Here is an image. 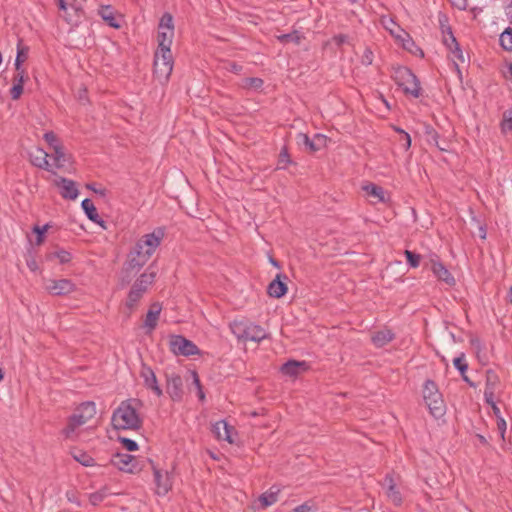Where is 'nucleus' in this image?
Segmentation results:
<instances>
[{
    "mask_svg": "<svg viewBox=\"0 0 512 512\" xmlns=\"http://www.w3.org/2000/svg\"><path fill=\"white\" fill-rule=\"evenodd\" d=\"M164 235L165 233L162 228H156L151 233L141 236L128 253L123 272L127 274L138 272L160 246Z\"/></svg>",
    "mask_w": 512,
    "mask_h": 512,
    "instance_id": "1",
    "label": "nucleus"
},
{
    "mask_svg": "<svg viewBox=\"0 0 512 512\" xmlns=\"http://www.w3.org/2000/svg\"><path fill=\"white\" fill-rule=\"evenodd\" d=\"M140 403L135 399L122 401L112 414V425L116 430H137L142 419L139 414Z\"/></svg>",
    "mask_w": 512,
    "mask_h": 512,
    "instance_id": "2",
    "label": "nucleus"
},
{
    "mask_svg": "<svg viewBox=\"0 0 512 512\" xmlns=\"http://www.w3.org/2000/svg\"><path fill=\"white\" fill-rule=\"evenodd\" d=\"M96 405L94 402L88 401L82 403L73 415L69 418L66 427L62 433L66 439L78 440L85 431L83 428L96 415Z\"/></svg>",
    "mask_w": 512,
    "mask_h": 512,
    "instance_id": "3",
    "label": "nucleus"
},
{
    "mask_svg": "<svg viewBox=\"0 0 512 512\" xmlns=\"http://www.w3.org/2000/svg\"><path fill=\"white\" fill-rule=\"evenodd\" d=\"M230 329L238 340L260 342L268 337L263 327L252 322L234 321Z\"/></svg>",
    "mask_w": 512,
    "mask_h": 512,
    "instance_id": "4",
    "label": "nucleus"
},
{
    "mask_svg": "<svg viewBox=\"0 0 512 512\" xmlns=\"http://www.w3.org/2000/svg\"><path fill=\"white\" fill-rule=\"evenodd\" d=\"M174 66L171 49L157 48L154 55V75L161 84L167 83Z\"/></svg>",
    "mask_w": 512,
    "mask_h": 512,
    "instance_id": "5",
    "label": "nucleus"
},
{
    "mask_svg": "<svg viewBox=\"0 0 512 512\" xmlns=\"http://www.w3.org/2000/svg\"><path fill=\"white\" fill-rule=\"evenodd\" d=\"M393 78L395 83L402 88L405 94L414 98L420 96V83L417 77L407 67H397L394 69Z\"/></svg>",
    "mask_w": 512,
    "mask_h": 512,
    "instance_id": "6",
    "label": "nucleus"
},
{
    "mask_svg": "<svg viewBox=\"0 0 512 512\" xmlns=\"http://www.w3.org/2000/svg\"><path fill=\"white\" fill-rule=\"evenodd\" d=\"M156 277V273L154 271H147L142 273L139 278L132 285L127 300L126 307L132 311L138 304L139 300L142 298L144 293L147 291L148 287L152 285Z\"/></svg>",
    "mask_w": 512,
    "mask_h": 512,
    "instance_id": "7",
    "label": "nucleus"
},
{
    "mask_svg": "<svg viewBox=\"0 0 512 512\" xmlns=\"http://www.w3.org/2000/svg\"><path fill=\"white\" fill-rule=\"evenodd\" d=\"M423 399L434 417H440L444 413L445 405L442 395L435 382L427 380L423 387Z\"/></svg>",
    "mask_w": 512,
    "mask_h": 512,
    "instance_id": "8",
    "label": "nucleus"
},
{
    "mask_svg": "<svg viewBox=\"0 0 512 512\" xmlns=\"http://www.w3.org/2000/svg\"><path fill=\"white\" fill-rule=\"evenodd\" d=\"M174 22L170 13H164L158 24V48L171 49L174 39Z\"/></svg>",
    "mask_w": 512,
    "mask_h": 512,
    "instance_id": "9",
    "label": "nucleus"
},
{
    "mask_svg": "<svg viewBox=\"0 0 512 512\" xmlns=\"http://www.w3.org/2000/svg\"><path fill=\"white\" fill-rule=\"evenodd\" d=\"M169 348L174 355L193 356L200 355L199 348L189 339L181 335H171Z\"/></svg>",
    "mask_w": 512,
    "mask_h": 512,
    "instance_id": "10",
    "label": "nucleus"
},
{
    "mask_svg": "<svg viewBox=\"0 0 512 512\" xmlns=\"http://www.w3.org/2000/svg\"><path fill=\"white\" fill-rule=\"evenodd\" d=\"M425 266L429 268L433 275L439 280L449 286L455 285V278L448 268L440 261L439 257L432 253L429 255Z\"/></svg>",
    "mask_w": 512,
    "mask_h": 512,
    "instance_id": "11",
    "label": "nucleus"
},
{
    "mask_svg": "<svg viewBox=\"0 0 512 512\" xmlns=\"http://www.w3.org/2000/svg\"><path fill=\"white\" fill-rule=\"evenodd\" d=\"M45 290L54 296H63L75 290V284L69 279H49L45 283Z\"/></svg>",
    "mask_w": 512,
    "mask_h": 512,
    "instance_id": "12",
    "label": "nucleus"
},
{
    "mask_svg": "<svg viewBox=\"0 0 512 512\" xmlns=\"http://www.w3.org/2000/svg\"><path fill=\"white\" fill-rule=\"evenodd\" d=\"M111 463L117 469L125 473H136L140 471L134 456L127 453H116L111 458Z\"/></svg>",
    "mask_w": 512,
    "mask_h": 512,
    "instance_id": "13",
    "label": "nucleus"
},
{
    "mask_svg": "<svg viewBox=\"0 0 512 512\" xmlns=\"http://www.w3.org/2000/svg\"><path fill=\"white\" fill-rule=\"evenodd\" d=\"M155 492L159 496L166 495L172 488V478L169 472L153 468Z\"/></svg>",
    "mask_w": 512,
    "mask_h": 512,
    "instance_id": "14",
    "label": "nucleus"
},
{
    "mask_svg": "<svg viewBox=\"0 0 512 512\" xmlns=\"http://www.w3.org/2000/svg\"><path fill=\"white\" fill-rule=\"evenodd\" d=\"M166 391L173 401H180L183 395L182 378L177 373H170L166 376Z\"/></svg>",
    "mask_w": 512,
    "mask_h": 512,
    "instance_id": "15",
    "label": "nucleus"
},
{
    "mask_svg": "<svg viewBox=\"0 0 512 512\" xmlns=\"http://www.w3.org/2000/svg\"><path fill=\"white\" fill-rule=\"evenodd\" d=\"M212 432L218 440L227 441L230 444L235 442L234 436L237 435L235 428L229 425L225 420L214 423Z\"/></svg>",
    "mask_w": 512,
    "mask_h": 512,
    "instance_id": "16",
    "label": "nucleus"
},
{
    "mask_svg": "<svg viewBox=\"0 0 512 512\" xmlns=\"http://www.w3.org/2000/svg\"><path fill=\"white\" fill-rule=\"evenodd\" d=\"M140 376L147 389L151 390L157 397H161L163 395V390L160 387L157 377L151 367L142 365Z\"/></svg>",
    "mask_w": 512,
    "mask_h": 512,
    "instance_id": "17",
    "label": "nucleus"
},
{
    "mask_svg": "<svg viewBox=\"0 0 512 512\" xmlns=\"http://www.w3.org/2000/svg\"><path fill=\"white\" fill-rule=\"evenodd\" d=\"M383 487L385 489L388 499L393 504L398 506L402 504V494L398 487L397 481L393 476L386 475V477L384 478Z\"/></svg>",
    "mask_w": 512,
    "mask_h": 512,
    "instance_id": "18",
    "label": "nucleus"
},
{
    "mask_svg": "<svg viewBox=\"0 0 512 512\" xmlns=\"http://www.w3.org/2000/svg\"><path fill=\"white\" fill-rule=\"evenodd\" d=\"M55 185L60 189V194L64 199L75 200L79 195L76 182L71 179L60 177L55 180Z\"/></svg>",
    "mask_w": 512,
    "mask_h": 512,
    "instance_id": "19",
    "label": "nucleus"
},
{
    "mask_svg": "<svg viewBox=\"0 0 512 512\" xmlns=\"http://www.w3.org/2000/svg\"><path fill=\"white\" fill-rule=\"evenodd\" d=\"M48 157L49 154L40 147H35L29 152V159L32 165L49 172H53Z\"/></svg>",
    "mask_w": 512,
    "mask_h": 512,
    "instance_id": "20",
    "label": "nucleus"
},
{
    "mask_svg": "<svg viewBox=\"0 0 512 512\" xmlns=\"http://www.w3.org/2000/svg\"><path fill=\"white\" fill-rule=\"evenodd\" d=\"M380 24L394 38L395 42L406 32L392 17L387 15L380 17Z\"/></svg>",
    "mask_w": 512,
    "mask_h": 512,
    "instance_id": "21",
    "label": "nucleus"
},
{
    "mask_svg": "<svg viewBox=\"0 0 512 512\" xmlns=\"http://www.w3.org/2000/svg\"><path fill=\"white\" fill-rule=\"evenodd\" d=\"M286 276L277 274L275 279L268 285L267 292L273 298H281L287 293V285L285 284Z\"/></svg>",
    "mask_w": 512,
    "mask_h": 512,
    "instance_id": "22",
    "label": "nucleus"
},
{
    "mask_svg": "<svg viewBox=\"0 0 512 512\" xmlns=\"http://www.w3.org/2000/svg\"><path fill=\"white\" fill-rule=\"evenodd\" d=\"M51 159L53 163L51 164V168L54 167L56 169L63 168L67 163L71 162V156L65 152L63 145L55 147L51 149Z\"/></svg>",
    "mask_w": 512,
    "mask_h": 512,
    "instance_id": "23",
    "label": "nucleus"
},
{
    "mask_svg": "<svg viewBox=\"0 0 512 512\" xmlns=\"http://www.w3.org/2000/svg\"><path fill=\"white\" fill-rule=\"evenodd\" d=\"M396 43L414 56H424L422 49L416 45L413 38L410 36L408 32H405L404 35L401 36V38H399L398 41H396Z\"/></svg>",
    "mask_w": 512,
    "mask_h": 512,
    "instance_id": "24",
    "label": "nucleus"
},
{
    "mask_svg": "<svg viewBox=\"0 0 512 512\" xmlns=\"http://www.w3.org/2000/svg\"><path fill=\"white\" fill-rule=\"evenodd\" d=\"M81 207L89 220L100 225L104 229L106 228L105 221L100 218L95 205L90 199H84L81 203Z\"/></svg>",
    "mask_w": 512,
    "mask_h": 512,
    "instance_id": "25",
    "label": "nucleus"
},
{
    "mask_svg": "<svg viewBox=\"0 0 512 512\" xmlns=\"http://www.w3.org/2000/svg\"><path fill=\"white\" fill-rule=\"evenodd\" d=\"M161 306L158 303H154L149 311L147 312L144 328L147 329L148 333H151L157 326V322L160 316Z\"/></svg>",
    "mask_w": 512,
    "mask_h": 512,
    "instance_id": "26",
    "label": "nucleus"
},
{
    "mask_svg": "<svg viewBox=\"0 0 512 512\" xmlns=\"http://www.w3.org/2000/svg\"><path fill=\"white\" fill-rule=\"evenodd\" d=\"M362 189L368 197L374 198L377 202L384 203L388 201L385 190L378 185L368 183L363 185Z\"/></svg>",
    "mask_w": 512,
    "mask_h": 512,
    "instance_id": "27",
    "label": "nucleus"
},
{
    "mask_svg": "<svg viewBox=\"0 0 512 512\" xmlns=\"http://www.w3.org/2000/svg\"><path fill=\"white\" fill-rule=\"evenodd\" d=\"M308 365L305 361H288L281 367V372L287 376H296L301 371L307 370Z\"/></svg>",
    "mask_w": 512,
    "mask_h": 512,
    "instance_id": "28",
    "label": "nucleus"
},
{
    "mask_svg": "<svg viewBox=\"0 0 512 512\" xmlns=\"http://www.w3.org/2000/svg\"><path fill=\"white\" fill-rule=\"evenodd\" d=\"M279 492L280 489L278 487L272 486L268 491L263 493L259 498L261 506L266 508L273 505L278 500Z\"/></svg>",
    "mask_w": 512,
    "mask_h": 512,
    "instance_id": "29",
    "label": "nucleus"
},
{
    "mask_svg": "<svg viewBox=\"0 0 512 512\" xmlns=\"http://www.w3.org/2000/svg\"><path fill=\"white\" fill-rule=\"evenodd\" d=\"M99 15L110 27L119 28L120 24L118 23L111 6H102L99 9Z\"/></svg>",
    "mask_w": 512,
    "mask_h": 512,
    "instance_id": "30",
    "label": "nucleus"
},
{
    "mask_svg": "<svg viewBox=\"0 0 512 512\" xmlns=\"http://www.w3.org/2000/svg\"><path fill=\"white\" fill-rule=\"evenodd\" d=\"M393 339V334L389 330L379 331L372 337V342L376 347H383Z\"/></svg>",
    "mask_w": 512,
    "mask_h": 512,
    "instance_id": "31",
    "label": "nucleus"
},
{
    "mask_svg": "<svg viewBox=\"0 0 512 512\" xmlns=\"http://www.w3.org/2000/svg\"><path fill=\"white\" fill-rule=\"evenodd\" d=\"M451 45H453V49L450 51L451 58L455 64V66L458 67L459 64H462L465 62V57H464V54L454 36H451Z\"/></svg>",
    "mask_w": 512,
    "mask_h": 512,
    "instance_id": "32",
    "label": "nucleus"
},
{
    "mask_svg": "<svg viewBox=\"0 0 512 512\" xmlns=\"http://www.w3.org/2000/svg\"><path fill=\"white\" fill-rule=\"evenodd\" d=\"M73 458L85 467H91L95 465L94 458L87 452L77 450L73 453Z\"/></svg>",
    "mask_w": 512,
    "mask_h": 512,
    "instance_id": "33",
    "label": "nucleus"
},
{
    "mask_svg": "<svg viewBox=\"0 0 512 512\" xmlns=\"http://www.w3.org/2000/svg\"><path fill=\"white\" fill-rule=\"evenodd\" d=\"M27 53H28V49L26 47H23L19 43L17 45V55H16L15 62H14L15 71H20L21 69H25L23 67V63L27 59Z\"/></svg>",
    "mask_w": 512,
    "mask_h": 512,
    "instance_id": "34",
    "label": "nucleus"
},
{
    "mask_svg": "<svg viewBox=\"0 0 512 512\" xmlns=\"http://www.w3.org/2000/svg\"><path fill=\"white\" fill-rule=\"evenodd\" d=\"M328 144V137L323 134H315L312 138L311 151L316 152L325 148Z\"/></svg>",
    "mask_w": 512,
    "mask_h": 512,
    "instance_id": "35",
    "label": "nucleus"
},
{
    "mask_svg": "<svg viewBox=\"0 0 512 512\" xmlns=\"http://www.w3.org/2000/svg\"><path fill=\"white\" fill-rule=\"evenodd\" d=\"M108 495H110L108 487H102L96 492H93L89 495V501L92 505H98L101 503Z\"/></svg>",
    "mask_w": 512,
    "mask_h": 512,
    "instance_id": "36",
    "label": "nucleus"
},
{
    "mask_svg": "<svg viewBox=\"0 0 512 512\" xmlns=\"http://www.w3.org/2000/svg\"><path fill=\"white\" fill-rule=\"evenodd\" d=\"M500 44L501 46L507 50L512 51V28L508 27L505 29L500 35Z\"/></svg>",
    "mask_w": 512,
    "mask_h": 512,
    "instance_id": "37",
    "label": "nucleus"
},
{
    "mask_svg": "<svg viewBox=\"0 0 512 512\" xmlns=\"http://www.w3.org/2000/svg\"><path fill=\"white\" fill-rule=\"evenodd\" d=\"M499 383L498 376L493 371H488L486 375L485 390L495 392L496 387Z\"/></svg>",
    "mask_w": 512,
    "mask_h": 512,
    "instance_id": "38",
    "label": "nucleus"
},
{
    "mask_svg": "<svg viewBox=\"0 0 512 512\" xmlns=\"http://www.w3.org/2000/svg\"><path fill=\"white\" fill-rule=\"evenodd\" d=\"M404 254L410 267L417 268L420 265L421 256L419 254L410 250H405Z\"/></svg>",
    "mask_w": 512,
    "mask_h": 512,
    "instance_id": "39",
    "label": "nucleus"
},
{
    "mask_svg": "<svg viewBox=\"0 0 512 512\" xmlns=\"http://www.w3.org/2000/svg\"><path fill=\"white\" fill-rule=\"evenodd\" d=\"M43 138L46 141V143L48 144L50 150L55 148V147H58V146L62 145V143L60 142V140L58 139L56 134L53 133L52 131L46 132L43 135Z\"/></svg>",
    "mask_w": 512,
    "mask_h": 512,
    "instance_id": "40",
    "label": "nucleus"
},
{
    "mask_svg": "<svg viewBox=\"0 0 512 512\" xmlns=\"http://www.w3.org/2000/svg\"><path fill=\"white\" fill-rule=\"evenodd\" d=\"M49 229V224H45L43 226L35 225L33 227V232L37 235L36 244L41 245L44 242V235Z\"/></svg>",
    "mask_w": 512,
    "mask_h": 512,
    "instance_id": "41",
    "label": "nucleus"
},
{
    "mask_svg": "<svg viewBox=\"0 0 512 512\" xmlns=\"http://www.w3.org/2000/svg\"><path fill=\"white\" fill-rule=\"evenodd\" d=\"M51 257L56 258L61 264L68 263L72 258L70 252L66 250H58L51 254Z\"/></svg>",
    "mask_w": 512,
    "mask_h": 512,
    "instance_id": "42",
    "label": "nucleus"
},
{
    "mask_svg": "<svg viewBox=\"0 0 512 512\" xmlns=\"http://www.w3.org/2000/svg\"><path fill=\"white\" fill-rule=\"evenodd\" d=\"M453 364L457 370L461 372V374H464L466 370L468 369V364L465 361L464 354H461L460 356L456 357L453 360Z\"/></svg>",
    "mask_w": 512,
    "mask_h": 512,
    "instance_id": "43",
    "label": "nucleus"
},
{
    "mask_svg": "<svg viewBox=\"0 0 512 512\" xmlns=\"http://www.w3.org/2000/svg\"><path fill=\"white\" fill-rule=\"evenodd\" d=\"M263 85V81L260 78H246L244 80L243 86L246 88L259 89Z\"/></svg>",
    "mask_w": 512,
    "mask_h": 512,
    "instance_id": "44",
    "label": "nucleus"
},
{
    "mask_svg": "<svg viewBox=\"0 0 512 512\" xmlns=\"http://www.w3.org/2000/svg\"><path fill=\"white\" fill-rule=\"evenodd\" d=\"M277 38L281 43H287L290 41L296 42V43L300 42V36L297 34V32L282 34V35H279Z\"/></svg>",
    "mask_w": 512,
    "mask_h": 512,
    "instance_id": "45",
    "label": "nucleus"
},
{
    "mask_svg": "<svg viewBox=\"0 0 512 512\" xmlns=\"http://www.w3.org/2000/svg\"><path fill=\"white\" fill-rule=\"evenodd\" d=\"M119 441L123 444L127 451H136L138 449V444L132 439L122 437L119 438Z\"/></svg>",
    "mask_w": 512,
    "mask_h": 512,
    "instance_id": "46",
    "label": "nucleus"
},
{
    "mask_svg": "<svg viewBox=\"0 0 512 512\" xmlns=\"http://www.w3.org/2000/svg\"><path fill=\"white\" fill-rule=\"evenodd\" d=\"M28 79L27 73L25 69H21L20 71H16V74L13 78V82L15 84L24 85L25 81Z\"/></svg>",
    "mask_w": 512,
    "mask_h": 512,
    "instance_id": "47",
    "label": "nucleus"
},
{
    "mask_svg": "<svg viewBox=\"0 0 512 512\" xmlns=\"http://www.w3.org/2000/svg\"><path fill=\"white\" fill-rule=\"evenodd\" d=\"M501 73L507 81L512 82V62H507L501 67Z\"/></svg>",
    "mask_w": 512,
    "mask_h": 512,
    "instance_id": "48",
    "label": "nucleus"
},
{
    "mask_svg": "<svg viewBox=\"0 0 512 512\" xmlns=\"http://www.w3.org/2000/svg\"><path fill=\"white\" fill-rule=\"evenodd\" d=\"M373 58H374V55H373L372 50L370 48H366L362 55L361 63L366 66L371 65L373 62Z\"/></svg>",
    "mask_w": 512,
    "mask_h": 512,
    "instance_id": "49",
    "label": "nucleus"
},
{
    "mask_svg": "<svg viewBox=\"0 0 512 512\" xmlns=\"http://www.w3.org/2000/svg\"><path fill=\"white\" fill-rule=\"evenodd\" d=\"M23 93V86L19 84L13 83V86L10 89V95L13 100H17Z\"/></svg>",
    "mask_w": 512,
    "mask_h": 512,
    "instance_id": "50",
    "label": "nucleus"
},
{
    "mask_svg": "<svg viewBox=\"0 0 512 512\" xmlns=\"http://www.w3.org/2000/svg\"><path fill=\"white\" fill-rule=\"evenodd\" d=\"M332 40L338 46H341L343 44H350V38L348 35L345 34L335 35Z\"/></svg>",
    "mask_w": 512,
    "mask_h": 512,
    "instance_id": "51",
    "label": "nucleus"
},
{
    "mask_svg": "<svg viewBox=\"0 0 512 512\" xmlns=\"http://www.w3.org/2000/svg\"><path fill=\"white\" fill-rule=\"evenodd\" d=\"M297 140L299 144L305 145L311 151L312 139H310L307 134L299 133L297 135Z\"/></svg>",
    "mask_w": 512,
    "mask_h": 512,
    "instance_id": "52",
    "label": "nucleus"
},
{
    "mask_svg": "<svg viewBox=\"0 0 512 512\" xmlns=\"http://www.w3.org/2000/svg\"><path fill=\"white\" fill-rule=\"evenodd\" d=\"M497 427H498V430L500 432L501 437L504 439L506 428H507V424H506V421H505V419L503 417H499L497 419Z\"/></svg>",
    "mask_w": 512,
    "mask_h": 512,
    "instance_id": "53",
    "label": "nucleus"
},
{
    "mask_svg": "<svg viewBox=\"0 0 512 512\" xmlns=\"http://www.w3.org/2000/svg\"><path fill=\"white\" fill-rule=\"evenodd\" d=\"M293 512H316V509L314 506L302 504L297 506Z\"/></svg>",
    "mask_w": 512,
    "mask_h": 512,
    "instance_id": "54",
    "label": "nucleus"
},
{
    "mask_svg": "<svg viewBox=\"0 0 512 512\" xmlns=\"http://www.w3.org/2000/svg\"><path fill=\"white\" fill-rule=\"evenodd\" d=\"M494 395H495V392H492L490 390H485L484 391V398H485V401L490 405L492 406L493 404H496L495 401H494Z\"/></svg>",
    "mask_w": 512,
    "mask_h": 512,
    "instance_id": "55",
    "label": "nucleus"
},
{
    "mask_svg": "<svg viewBox=\"0 0 512 512\" xmlns=\"http://www.w3.org/2000/svg\"><path fill=\"white\" fill-rule=\"evenodd\" d=\"M504 13L509 23L512 24V0L504 7Z\"/></svg>",
    "mask_w": 512,
    "mask_h": 512,
    "instance_id": "56",
    "label": "nucleus"
},
{
    "mask_svg": "<svg viewBox=\"0 0 512 512\" xmlns=\"http://www.w3.org/2000/svg\"><path fill=\"white\" fill-rule=\"evenodd\" d=\"M501 127H502L503 132H508V131L512 130V118L505 119L502 122Z\"/></svg>",
    "mask_w": 512,
    "mask_h": 512,
    "instance_id": "57",
    "label": "nucleus"
},
{
    "mask_svg": "<svg viewBox=\"0 0 512 512\" xmlns=\"http://www.w3.org/2000/svg\"><path fill=\"white\" fill-rule=\"evenodd\" d=\"M86 188L89 189V190H92L93 192H95V193H97V194H99L101 196H105L106 195V190L105 189H103V188L97 189L94 184H87Z\"/></svg>",
    "mask_w": 512,
    "mask_h": 512,
    "instance_id": "58",
    "label": "nucleus"
},
{
    "mask_svg": "<svg viewBox=\"0 0 512 512\" xmlns=\"http://www.w3.org/2000/svg\"><path fill=\"white\" fill-rule=\"evenodd\" d=\"M26 264L31 271L35 272L38 270V264L35 259H27Z\"/></svg>",
    "mask_w": 512,
    "mask_h": 512,
    "instance_id": "59",
    "label": "nucleus"
},
{
    "mask_svg": "<svg viewBox=\"0 0 512 512\" xmlns=\"http://www.w3.org/2000/svg\"><path fill=\"white\" fill-rule=\"evenodd\" d=\"M450 2L459 9H466L467 7L466 0H450Z\"/></svg>",
    "mask_w": 512,
    "mask_h": 512,
    "instance_id": "60",
    "label": "nucleus"
},
{
    "mask_svg": "<svg viewBox=\"0 0 512 512\" xmlns=\"http://www.w3.org/2000/svg\"><path fill=\"white\" fill-rule=\"evenodd\" d=\"M227 69L235 74H239L242 70V67L236 63H231Z\"/></svg>",
    "mask_w": 512,
    "mask_h": 512,
    "instance_id": "61",
    "label": "nucleus"
},
{
    "mask_svg": "<svg viewBox=\"0 0 512 512\" xmlns=\"http://www.w3.org/2000/svg\"><path fill=\"white\" fill-rule=\"evenodd\" d=\"M191 375H192V378H193V384L195 385L196 389H200V387H202V386H201L198 374L195 371H192Z\"/></svg>",
    "mask_w": 512,
    "mask_h": 512,
    "instance_id": "62",
    "label": "nucleus"
},
{
    "mask_svg": "<svg viewBox=\"0 0 512 512\" xmlns=\"http://www.w3.org/2000/svg\"><path fill=\"white\" fill-rule=\"evenodd\" d=\"M451 36H454L451 31H449L448 35L444 38V43L447 48L451 51L453 49V45H451Z\"/></svg>",
    "mask_w": 512,
    "mask_h": 512,
    "instance_id": "63",
    "label": "nucleus"
},
{
    "mask_svg": "<svg viewBox=\"0 0 512 512\" xmlns=\"http://www.w3.org/2000/svg\"><path fill=\"white\" fill-rule=\"evenodd\" d=\"M403 138H404V142H405V143H404V148H405L406 150H408V149L410 148V146H411V137H410V135L406 132V133H404Z\"/></svg>",
    "mask_w": 512,
    "mask_h": 512,
    "instance_id": "64",
    "label": "nucleus"
}]
</instances>
